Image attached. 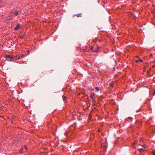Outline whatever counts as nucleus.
I'll use <instances>...</instances> for the list:
<instances>
[{
    "mask_svg": "<svg viewBox=\"0 0 155 155\" xmlns=\"http://www.w3.org/2000/svg\"><path fill=\"white\" fill-rule=\"evenodd\" d=\"M91 49L93 51L97 52L98 51V48L97 46L94 47H91Z\"/></svg>",
    "mask_w": 155,
    "mask_h": 155,
    "instance_id": "nucleus-1",
    "label": "nucleus"
},
{
    "mask_svg": "<svg viewBox=\"0 0 155 155\" xmlns=\"http://www.w3.org/2000/svg\"><path fill=\"white\" fill-rule=\"evenodd\" d=\"M94 93H93L91 94V95L90 96V97L92 100L95 101V99L94 97Z\"/></svg>",
    "mask_w": 155,
    "mask_h": 155,
    "instance_id": "nucleus-2",
    "label": "nucleus"
},
{
    "mask_svg": "<svg viewBox=\"0 0 155 155\" xmlns=\"http://www.w3.org/2000/svg\"><path fill=\"white\" fill-rule=\"evenodd\" d=\"M14 59L15 60L19 59L20 58V56H19L16 55L14 57Z\"/></svg>",
    "mask_w": 155,
    "mask_h": 155,
    "instance_id": "nucleus-3",
    "label": "nucleus"
},
{
    "mask_svg": "<svg viewBox=\"0 0 155 155\" xmlns=\"http://www.w3.org/2000/svg\"><path fill=\"white\" fill-rule=\"evenodd\" d=\"M20 27V25L18 24L16 26L15 28V30H17Z\"/></svg>",
    "mask_w": 155,
    "mask_h": 155,
    "instance_id": "nucleus-4",
    "label": "nucleus"
},
{
    "mask_svg": "<svg viewBox=\"0 0 155 155\" xmlns=\"http://www.w3.org/2000/svg\"><path fill=\"white\" fill-rule=\"evenodd\" d=\"M18 13H19V11H16L15 12V15L17 16L18 15Z\"/></svg>",
    "mask_w": 155,
    "mask_h": 155,
    "instance_id": "nucleus-5",
    "label": "nucleus"
},
{
    "mask_svg": "<svg viewBox=\"0 0 155 155\" xmlns=\"http://www.w3.org/2000/svg\"><path fill=\"white\" fill-rule=\"evenodd\" d=\"M95 88L97 91H98L100 90V88L99 87H95Z\"/></svg>",
    "mask_w": 155,
    "mask_h": 155,
    "instance_id": "nucleus-6",
    "label": "nucleus"
},
{
    "mask_svg": "<svg viewBox=\"0 0 155 155\" xmlns=\"http://www.w3.org/2000/svg\"><path fill=\"white\" fill-rule=\"evenodd\" d=\"M23 149L22 148H21L19 150V152L20 153H22V150Z\"/></svg>",
    "mask_w": 155,
    "mask_h": 155,
    "instance_id": "nucleus-7",
    "label": "nucleus"
},
{
    "mask_svg": "<svg viewBox=\"0 0 155 155\" xmlns=\"http://www.w3.org/2000/svg\"><path fill=\"white\" fill-rule=\"evenodd\" d=\"M138 150L139 152H141L142 151L144 150L143 148H139L138 149Z\"/></svg>",
    "mask_w": 155,
    "mask_h": 155,
    "instance_id": "nucleus-8",
    "label": "nucleus"
},
{
    "mask_svg": "<svg viewBox=\"0 0 155 155\" xmlns=\"http://www.w3.org/2000/svg\"><path fill=\"white\" fill-rule=\"evenodd\" d=\"M20 56V58H23L24 56V55L23 54H21V55H20V56Z\"/></svg>",
    "mask_w": 155,
    "mask_h": 155,
    "instance_id": "nucleus-9",
    "label": "nucleus"
},
{
    "mask_svg": "<svg viewBox=\"0 0 155 155\" xmlns=\"http://www.w3.org/2000/svg\"><path fill=\"white\" fill-rule=\"evenodd\" d=\"M137 143V141H135L133 143V146H134V145H135Z\"/></svg>",
    "mask_w": 155,
    "mask_h": 155,
    "instance_id": "nucleus-10",
    "label": "nucleus"
},
{
    "mask_svg": "<svg viewBox=\"0 0 155 155\" xmlns=\"http://www.w3.org/2000/svg\"><path fill=\"white\" fill-rule=\"evenodd\" d=\"M128 119L132 121V118L131 117H128Z\"/></svg>",
    "mask_w": 155,
    "mask_h": 155,
    "instance_id": "nucleus-11",
    "label": "nucleus"
},
{
    "mask_svg": "<svg viewBox=\"0 0 155 155\" xmlns=\"http://www.w3.org/2000/svg\"><path fill=\"white\" fill-rule=\"evenodd\" d=\"M139 61H140V62H143V60H142V59H141V58H140L139 60Z\"/></svg>",
    "mask_w": 155,
    "mask_h": 155,
    "instance_id": "nucleus-12",
    "label": "nucleus"
},
{
    "mask_svg": "<svg viewBox=\"0 0 155 155\" xmlns=\"http://www.w3.org/2000/svg\"><path fill=\"white\" fill-rule=\"evenodd\" d=\"M80 15H81V14H77V16L78 17H79L81 16Z\"/></svg>",
    "mask_w": 155,
    "mask_h": 155,
    "instance_id": "nucleus-13",
    "label": "nucleus"
},
{
    "mask_svg": "<svg viewBox=\"0 0 155 155\" xmlns=\"http://www.w3.org/2000/svg\"><path fill=\"white\" fill-rule=\"evenodd\" d=\"M142 146L143 147H144V148H145V147H145L146 145H145V144H144V145H142Z\"/></svg>",
    "mask_w": 155,
    "mask_h": 155,
    "instance_id": "nucleus-14",
    "label": "nucleus"
},
{
    "mask_svg": "<svg viewBox=\"0 0 155 155\" xmlns=\"http://www.w3.org/2000/svg\"><path fill=\"white\" fill-rule=\"evenodd\" d=\"M25 149L26 150H28V148L27 147H26V146H25Z\"/></svg>",
    "mask_w": 155,
    "mask_h": 155,
    "instance_id": "nucleus-15",
    "label": "nucleus"
},
{
    "mask_svg": "<svg viewBox=\"0 0 155 155\" xmlns=\"http://www.w3.org/2000/svg\"><path fill=\"white\" fill-rule=\"evenodd\" d=\"M113 85V83H110V86H112Z\"/></svg>",
    "mask_w": 155,
    "mask_h": 155,
    "instance_id": "nucleus-16",
    "label": "nucleus"
},
{
    "mask_svg": "<svg viewBox=\"0 0 155 155\" xmlns=\"http://www.w3.org/2000/svg\"><path fill=\"white\" fill-rule=\"evenodd\" d=\"M136 62L138 63L139 62V60H136Z\"/></svg>",
    "mask_w": 155,
    "mask_h": 155,
    "instance_id": "nucleus-17",
    "label": "nucleus"
}]
</instances>
